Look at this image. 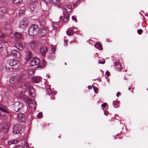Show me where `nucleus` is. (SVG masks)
Listing matches in <instances>:
<instances>
[{
	"label": "nucleus",
	"instance_id": "nucleus-19",
	"mask_svg": "<svg viewBox=\"0 0 148 148\" xmlns=\"http://www.w3.org/2000/svg\"><path fill=\"white\" fill-rule=\"evenodd\" d=\"M27 101L28 102L29 105L31 107L32 105V106H33L34 107H35V108H36V102L34 100L32 99H29Z\"/></svg>",
	"mask_w": 148,
	"mask_h": 148
},
{
	"label": "nucleus",
	"instance_id": "nucleus-53",
	"mask_svg": "<svg viewBox=\"0 0 148 148\" xmlns=\"http://www.w3.org/2000/svg\"><path fill=\"white\" fill-rule=\"evenodd\" d=\"M46 76L48 77V78H50V76L49 75H47Z\"/></svg>",
	"mask_w": 148,
	"mask_h": 148
},
{
	"label": "nucleus",
	"instance_id": "nucleus-25",
	"mask_svg": "<svg viewBox=\"0 0 148 148\" xmlns=\"http://www.w3.org/2000/svg\"><path fill=\"white\" fill-rule=\"evenodd\" d=\"M115 65L117 71H120L121 70V64L119 62H116L115 63Z\"/></svg>",
	"mask_w": 148,
	"mask_h": 148
},
{
	"label": "nucleus",
	"instance_id": "nucleus-41",
	"mask_svg": "<svg viewBox=\"0 0 148 148\" xmlns=\"http://www.w3.org/2000/svg\"><path fill=\"white\" fill-rule=\"evenodd\" d=\"M72 19L74 21H75L76 22H77V20L75 17L74 16H72Z\"/></svg>",
	"mask_w": 148,
	"mask_h": 148
},
{
	"label": "nucleus",
	"instance_id": "nucleus-5",
	"mask_svg": "<svg viewBox=\"0 0 148 148\" xmlns=\"http://www.w3.org/2000/svg\"><path fill=\"white\" fill-rule=\"evenodd\" d=\"M47 33V29L44 26H41L39 31V35L40 36H43Z\"/></svg>",
	"mask_w": 148,
	"mask_h": 148
},
{
	"label": "nucleus",
	"instance_id": "nucleus-59",
	"mask_svg": "<svg viewBox=\"0 0 148 148\" xmlns=\"http://www.w3.org/2000/svg\"><path fill=\"white\" fill-rule=\"evenodd\" d=\"M128 89L129 90H131V88L130 87H129Z\"/></svg>",
	"mask_w": 148,
	"mask_h": 148
},
{
	"label": "nucleus",
	"instance_id": "nucleus-36",
	"mask_svg": "<svg viewBox=\"0 0 148 148\" xmlns=\"http://www.w3.org/2000/svg\"><path fill=\"white\" fill-rule=\"evenodd\" d=\"M92 86L93 87V89L95 92L96 93H97L98 92L97 91L98 90V88L97 87H95L94 84H92Z\"/></svg>",
	"mask_w": 148,
	"mask_h": 148
},
{
	"label": "nucleus",
	"instance_id": "nucleus-2",
	"mask_svg": "<svg viewBox=\"0 0 148 148\" xmlns=\"http://www.w3.org/2000/svg\"><path fill=\"white\" fill-rule=\"evenodd\" d=\"M38 28L37 25H33L30 26L29 28L28 32L29 34L32 36H34L37 33Z\"/></svg>",
	"mask_w": 148,
	"mask_h": 148
},
{
	"label": "nucleus",
	"instance_id": "nucleus-42",
	"mask_svg": "<svg viewBox=\"0 0 148 148\" xmlns=\"http://www.w3.org/2000/svg\"><path fill=\"white\" fill-rule=\"evenodd\" d=\"M68 8L69 9H70V10H71V8H72V7L71 6H69L68 5H66V10H67L66 8Z\"/></svg>",
	"mask_w": 148,
	"mask_h": 148
},
{
	"label": "nucleus",
	"instance_id": "nucleus-18",
	"mask_svg": "<svg viewBox=\"0 0 148 148\" xmlns=\"http://www.w3.org/2000/svg\"><path fill=\"white\" fill-rule=\"evenodd\" d=\"M51 3L53 6L59 8L60 6L59 0H51Z\"/></svg>",
	"mask_w": 148,
	"mask_h": 148
},
{
	"label": "nucleus",
	"instance_id": "nucleus-61",
	"mask_svg": "<svg viewBox=\"0 0 148 148\" xmlns=\"http://www.w3.org/2000/svg\"><path fill=\"white\" fill-rule=\"evenodd\" d=\"M4 138H1V139H4Z\"/></svg>",
	"mask_w": 148,
	"mask_h": 148
},
{
	"label": "nucleus",
	"instance_id": "nucleus-52",
	"mask_svg": "<svg viewBox=\"0 0 148 148\" xmlns=\"http://www.w3.org/2000/svg\"><path fill=\"white\" fill-rule=\"evenodd\" d=\"M32 1L33 2H34V3H36V2L37 3L38 2V0H36V1H33V0H32Z\"/></svg>",
	"mask_w": 148,
	"mask_h": 148
},
{
	"label": "nucleus",
	"instance_id": "nucleus-47",
	"mask_svg": "<svg viewBox=\"0 0 148 148\" xmlns=\"http://www.w3.org/2000/svg\"><path fill=\"white\" fill-rule=\"evenodd\" d=\"M28 143L27 142H25V147L26 146V148H27V147L28 146Z\"/></svg>",
	"mask_w": 148,
	"mask_h": 148
},
{
	"label": "nucleus",
	"instance_id": "nucleus-7",
	"mask_svg": "<svg viewBox=\"0 0 148 148\" xmlns=\"http://www.w3.org/2000/svg\"><path fill=\"white\" fill-rule=\"evenodd\" d=\"M9 55L13 56L17 58H19L20 57V54L16 50H13L10 51H8Z\"/></svg>",
	"mask_w": 148,
	"mask_h": 148
},
{
	"label": "nucleus",
	"instance_id": "nucleus-12",
	"mask_svg": "<svg viewBox=\"0 0 148 148\" xmlns=\"http://www.w3.org/2000/svg\"><path fill=\"white\" fill-rule=\"evenodd\" d=\"M0 110L4 112H6L8 114L9 113V110L5 106L2 105H0Z\"/></svg>",
	"mask_w": 148,
	"mask_h": 148
},
{
	"label": "nucleus",
	"instance_id": "nucleus-60",
	"mask_svg": "<svg viewBox=\"0 0 148 148\" xmlns=\"http://www.w3.org/2000/svg\"><path fill=\"white\" fill-rule=\"evenodd\" d=\"M79 1H78L76 3V4L77 3H79Z\"/></svg>",
	"mask_w": 148,
	"mask_h": 148
},
{
	"label": "nucleus",
	"instance_id": "nucleus-64",
	"mask_svg": "<svg viewBox=\"0 0 148 148\" xmlns=\"http://www.w3.org/2000/svg\"><path fill=\"white\" fill-rule=\"evenodd\" d=\"M106 80L107 81H108V80H107V79H106Z\"/></svg>",
	"mask_w": 148,
	"mask_h": 148
},
{
	"label": "nucleus",
	"instance_id": "nucleus-26",
	"mask_svg": "<svg viewBox=\"0 0 148 148\" xmlns=\"http://www.w3.org/2000/svg\"><path fill=\"white\" fill-rule=\"evenodd\" d=\"M46 65V63L45 60H43L41 61L40 64L38 66V68H43Z\"/></svg>",
	"mask_w": 148,
	"mask_h": 148
},
{
	"label": "nucleus",
	"instance_id": "nucleus-14",
	"mask_svg": "<svg viewBox=\"0 0 148 148\" xmlns=\"http://www.w3.org/2000/svg\"><path fill=\"white\" fill-rule=\"evenodd\" d=\"M7 12V10L6 8L4 7H2L0 8V13L1 15L0 16L1 18H3L4 16L3 14L6 13Z\"/></svg>",
	"mask_w": 148,
	"mask_h": 148
},
{
	"label": "nucleus",
	"instance_id": "nucleus-9",
	"mask_svg": "<svg viewBox=\"0 0 148 148\" xmlns=\"http://www.w3.org/2000/svg\"><path fill=\"white\" fill-rule=\"evenodd\" d=\"M46 16L44 15H42L39 18V22L40 25L44 26L45 24Z\"/></svg>",
	"mask_w": 148,
	"mask_h": 148
},
{
	"label": "nucleus",
	"instance_id": "nucleus-48",
	"mask_svg": "<svg viewBox=\"0 0 148 148\" xmlns=\"http://www.w3.org/2000/svg\"><path fill=\"white\" fill-rule=\"evenodd\" d=\"M116 101H113V105L114 106V107L115 108H116V106H114L116 105Z\"/></svg>",
	"mask_w": 148,
	"mask_h": 148
},
{
	"label": "nucleus",
	"instance_id": "nucleus-37",
	"mask_svg": "<svg viewBox=\"0 0 148 148\" xmlns=\"http://www.w3.org/2000/svg\"><path fill=\"white\" fill-rule=\"evenodd\" d=\"M42 113L41 112H40L37 115V117L38 118L40 119L42 117Z\"/></svg>",
	"mask_w": 148,
	"mask_h": 148
},
{
	"label": "nucleus",
	"instance_id": "nucleus-15",
	"mask_svg": "<svg viewBox=\"0 0 148 148\" xmlns=\"http://www.w3.org/2000/svg\"><path fill=\"white\" fill-rule=\"evenodd\" d=\"M17 118L18 120L21 122H24L25 121L24 116L22 114H18Z\"/></svg>",
	"mask_w": 148,
	"mask_h": 148
},
{
	"label": "nucleus",
	"instance_id": "nucleus-21",
	"mask_svg": "<svg viewBox=\"0 0 148 148\" xmlns=\"http://www.w3.org/2000/svg\"><path fill=\"white\" fill-rule=\"evenodd\" d=\"M10 83H15L17 82V77L14 76L12 77L10 79Z\"/></svg>",
	"mask_w": 148,
	"mask_h": 148
},
{
	"label": "nucleus",
	"instance_id": "nucleus-33",
	"mask_svg": "<svg viewBox=\"0 0 148 148\" xmlns=\"http://www.w3.org/2000/svg\"><path fill=\"white\" fill-rule=\"evenodd\" d=\"M35 8V5H34L32 4H30V5L29 6V9L32 11H34Z\"/></svg>",
	"mask_w": 148,
	"mask_h": 148
},
{
	"label": "nucleus",
	"instance_id": "nucleus-8",
	"mask_svg": "<svg viewBox=\"0 0 148 148\" xmlns=\"http://www.w3.org/2000/svg\"><path fill=\"white\" fill-rule=\"evenodd\" d=\"M40 63V60L37 58H34L31 61L30 64L32 66L38 65Z\"/></svg>",
	"mask_w": 148,
	"mask_h": 148
},
{
	"label": "nucleus",
	"instance_id": "nucleus-35",
	"mask_svg": "<svg viewBox=\"0 0 148 148\" xmlns=\"http://www.w3.org/2000/svg\"><path fill=\"white\" fill-rule=\"evenodd\" d=\"M27 56H29L28 58L30 59L32 58V53L31 52L28 51L27 52Z\"/></svg>",
	"mask_w": 148,
	"mask_h": 148
},
{
	"label": "nucleus",
	"instance_id": "nucleus-57",
	"mask_svg": "<svg viewBox=\"0 0 148 148\" xmlns=\"http://www.w3.org/2000/svg\"><path fill=\"white\" fill-rule=\"evenodd\" d=\"M74 7H76V4H75L74 5Z\"/></svg>",
	"mask_w": 148,
	"mask_h": 148
},
{
	"label": "nucleus",
	"instance_id": "nucleus-30",
	"mask_svg": "<svg viewBox=\"0 0 148 148\" xmlns=\"http://www.w3.org/2000/svg\"><path fill=\"white\" fill-rule=\"evenodd\" d=\"M23 0H12V2L15 4H19L23 2Z\"/></svg>",
	"mask_w": 148,
	"mask_h": 148
},
{
	"label": "nucleus",
	"instance_id": "nucleus-55",
	"mask_svg": "<svg viewBox=\"0 0 148 148\" xmlns=\"http://www.w3.org/2000/svg\"><path fill=\"white\" fill-rule=\"evenodd\" d=\"M2 35V33L0 32V37H1Z\"/></svg>",
	"mask_w": 148,
	"mask_h": 148
},
{
	"label": "nucleus",
	"instance_id": "nucleus-3",
	"mask_svg": "<svg viewBox=\"0 0 148 148\" xmlns=\"http://www.w3.org/2000/svg\"><path fill=\"white\" fill-rule=\"evenodd\" d=\"M23 104L21 101H16L15 102L13 108L14 110L18 112L20 109L21 110L23 107Z\"/></svg>",
	"mask_w": 148,
	"mask_h": 148
},
{
	"label": "nucleus",
	"instance_id": "nucleus-43",
	"mask_svg": "<svg viewBox=\"0 0 148 148\" xmlns=\"http://www.w3.org/2000/svg\"><path fill=\"white\" fill-rule=\"evenodd\" d=\"M54 28L55 29H56L58 25L56 23H54L53 24Z\"/></svg>",
	"mask_w": 148,
	"mask_h": 148
},
{
	"label": "nucleus",
	"instance_id": "nucleus-10",
	"mask_svg": "<svg viewBox=\"0 0 148 148\" xmlns=\"http://www.w3.org/2000/svg\"><path fill=\"white\" fill-rule=\"evenodd\" d=\"M8 130V126L5 124H3L0 125V132L5 133V134L6 135L5 132Z\"/></svg>",
	"mask_w": 148,
	"mask_h": 148
},
{
	"label": "nucleus",
	"instance_id": "nucleus-54",
	"mask_svg": "<svg viewBox=\"0 0 148 148\" xmlns=\"http://www.w3.org/2000/svg\"><path fill=\"white\" fill-rule=\"evenodd\" d=\"M88 89H91V86H88Z\"/></svg>",
	"mask_w": 148,
	"mask_h": 148
},
{
	"label": "nucleus",
	"instance_id": "nucleus-49",
	"mask_svg": "<svg viewBox=\"0 0 148 148\" xmlns=\"http://www.w3.org/2000/svg\"><path fill=\"white\" fill-rule=\"evenodd\" d=\"M106 74L108 76L109 75H110V72L108 71H107L106 73Z\"/></svg>",
	"mask_w": 148,
	"mask_h": 148
},
{
	"label": "nucleus",
	"instance_id": "nucleus-56",
	"mask_svg": "<svg viewBox=\"0 0 148 148\" xmlns=\"http://www.w3.org/2000/svg\"><path fill=\"white\" fill-rule=\"evenodd\" d=\"M24 85L25 86V88H24V89H26V85H25V84H24Z\"/></svg>",
	"mask_w": 148,
	"mask_h": 148
},
{
	"label": "nucleus",
	"instance_id": "nucleus-22",
	"mask_svg": "<svg viewBox=\"0 0 148 148\" xmlns=\"http://www.w3.org/2000/svg\"><path fill=\"white\" fill-rule=\"evenodd\" d=\"M95 47L98 49L100 50H102L103 49L102 45L99 42L96 43L95 44Z\"/></svg>",
	"mask_w": 148,
	"mask_h": 148
},
{
	"label": "nucleus",
	"instance_id": "nucleus-32",
	"mask_svg": "<svg viewBox=\"0 0 148 148\" xmlns=\"http://www.w3.org/2000/svg\"><path fill=\"white\" fill-rule=\"evenodd\" d=\"M46 92L48 95H50L52 93V91L50 88H48L47 89Z\"/></svg>",
	"mask_w": 148,
	"mask_h": 148
},
{
	"label": "nucleus",
	"instance_id": "nucleus-46",
	"mask_svg": "<svg viewBox=\"0 0 148 148\" xmlns=\"http://www.w3.org/2000/svg\"><path fill=\"white\" fill-rule=\"evenodd\" d=\"M6 28L7 29H9L10 28V26L9 25H6Z\"/></svg>",
	"mask_w": 148,
	"mask_h": 148
},
{
	"label": "nucleus",
	"instance_id": "nucleus-45",
	"mask_svg": "<svg viewBox=\"0 0 148 148\" xmlns=\"http://www.w3.org/2000/svg\"><path fill=\"white\" fill-rule=\"evenodd\" d=\"M14 148H23V146H16Z\"/></svg>",
	"mask_w": 148,
	"mask_h": 148
},
{
	"label": "nucleus",
	"instance_id": "nucleus-27",
	"mask_svg": "<svg viewBox=\"0 0 148 148\" xmlns=\"http://www.w3.org/2000/svg\"><path fill=\"white\" fill-rule=\"evenodd\" d=\"M19 142V140H10V141H8V144L9 145H10L11 144H16L18 143Z\"/></svg>",
	"mask_w": 148,
	"mask_h": 148
},
{
	"label": "nucleus",
	"instance_id": "nucleus-11",
	"mask_svg": "<svg viewBox=\"0 0 148 148\" xmlns=\"http://www.w3.org/2000/svg\"><path fill=\"white\" fill-rule=\"evenodd\" d=\"M48 50V48L45 46H42L40 47V53L42 55H45Z\"/></svg>",
	"mask_w": 148,
	"mask_h": 148
},
{
	"label": "nucleus",
	"instance_id": "nucleus-28",
	"mask_svg": "<svg viewBox=\"0 0 148 148\" xmlns=\"http://www.w3.org/2000/svg\"><path fill=\"white\" fill-rule=\"evenodd\" d=\"M28 73L29 76H32L34 75V73H35V71L33 69H29L28 70Z\"/></svg>",
	"mask_w": 148,
	"mask_h": 148
},
{
	"label": "nucleus",
	"instance_id": "nucleus-63",
	"mask_svg": "<svg viewBox=\"0 0 148 148\" xmlns=\"http://www.w3.org/2000/svg\"><path fill=\"white\" fill-rule=\"evenodd\" d=\"M124 79H126V77H124Z\"/></svg>",
	"mask_w": 148,
	"mask_h": 148
},
{
	"label": "nucleus",
	"instance_id": "nucleus-62",
	"mask_svg": "<svg viewBox=\"0 0 148 148\" xmlns=\"http://www.w3.org/2000/svg\"><path fill=\"white\" fill-rule=\"evenodd\" d=\"M58 137L59 138H60V136H58Z\"/></svg>",
	"mask_w": 148,
	"mask_h": 148
},
{
	"label": "nucleus",
	"instance_id": "nucleus-44",
	"mask_svg": "<svg viewBox=\"0 0 148 148\" xmlns=\"http://www.w3.org/2000/svg\"><path fill=\"white\" fill-rule=\"evenodd\" d=\"M106 103H104L102 104L101 105V107H105L106 106Z\"/></svg>",
	"mask_w": 148,
	"mask_h": 148
},
{
	"label": "nucleus",
	"instance_id": "nucleus-51",
	"mask_svg": "<svg viewBox=\"0 0 148 148\" xmlns=\"http://www.w3.org/2000/svg\"><path fill=\"white\" fill-rule=\"evenodd\" d=\"M120 94H121L120 92H118L116 94V96L117 97H118L119 96V95H120Z\"/></svg>",
	"mask_w": 148,
	"mask_h": 148
},
{
	"label": "nucleus",
	"instance_id": "nucleus-4",
	"mask_svg": "<svg viewBox=\"0 0 148 148\" xmlns=\"http://www.w3.org/2000/svg\"><path fill=\"white\" fill-rule=\"evenodd\" d=\"M22 128V125L19 124H16L13 127L12 132L14 134L19 133Z\"/></svg>",
	"mask_w": 148,
	"mask_h": 148
},
{
	"label": "nucleus",
	"instance_id": "nucleus-24",
	"mask_svg": "<svg viewBox=\"0 0 148 148\" xmlns=\"http://www.w3.org/2000/svg\"><path fill=\"white\" fill-rule=\"evenodd\" d=\"M69 15L68 13L67 12L64 14V18L63 21L65 22H67L69 20Z\"/></svg>",
	"mask_w": 148,
	"mask_h": 148
},
{
	"label": "nucleus",
	"instance_id": "nucleus-40",
	"mask_svg": "<svg viewBox=\"0 0 148 148\" xmlns=\"http://www.w3.org/2000/svg\"><path fill=\"white\" fill-rule=\"evenodd\" d=\"M105 60H104L103 61H99V62H98V63L99 64H104L105 63Z\"/></svg>",
	"mask_w": 148,
	"mask_h": 148
},
{
	"label": "nucleus",
	"instance_id": "nucleus-16",
	"mask_svg": "<svg viewBox=\"0 0 148 148\" xmlns=\"http://www.w3.org/2000/svg\"><path fill=\"white\" fill-rule=\"evenodd\" d=\"M27 26V23L24 20L22 19L20 21L19 27L20 28H25Z\"/></svg>",
	"mask_w": 148,
	"mask_h": 148
},
{
	"label": "nucleus",
	"instance_id": "nucleus-50",
	"mask_svg": "<svg viewBox=\"0 0 148 148\" xmlns=\"http://www.w3.org/2000/svg\"><path fill=\"white\" fill-rule=\"evenodd\" d=\"M104 114H105V115L107 116V115H108V112L107 111H104Z\"/></svg>",
	"mask_w": 148,
	"mask_h": 148
},
{
	"label": "nucleus",
	"instance_id": "nucleus-13",
	"mask_svg": "<svg viewBox=\"0 0 148 148\" xmlns=\"http://www.w3.org/2000/svg\"><path fill=\"white\" fill-rule=\"evenodd\" d=\"M15 47L19 50H22L25 46L24 44L21 42L16 43L15 44Z\"/></svg>",
	"mask_w": 148,
	"mask_h": 148
},
{
	"label": "nucleus",
	"instance_id": "nucleus-6",
	"mask_svg": "<svg viewBox=\"0 0 148 148\" xmlns=\"http://www.w3.org/2000/svg\"><path fill=\"white\" fill-rule=\"evenodd\" d=\"M39 45L38 42L36 41H31L29 44V47L32 49H36L38 47Z\"/></svg>",
	"mask_w": 148,
	"mask_h": 148
},
{
	"label": "nucleus",
	"instance_id": "nucleus-23",
	"mask_svg": "<svg viewBox=\"0 0 148 148\" xmlns=\"http://www.w3.org/2000/svg\"><path fill=\"white\" fill-rule=\"evenodd\" d=\"M41 78L38 76H35L32 78V81L33 82L37 83L39 82Z\"/></svg>",
	"mask_w": 148,
	"mask_h": 148
},
{
	"label": "nucleus",
	"instance_id": "nucleus-31",
	"mask_svg": "<svg viewBox=\"0 0 148 148\" xmlns=\"http://www.w3.org/2000/svg\"><path fill=\"white\" fill-rule=\"evenodd\" d=\"M66 33L68 36H71L73 34V32L72 30L70 29L68 30L66 32Z\"/></svg>",
	"mask_w": 148,
	"mask_h": 148
},
{
	"label": "nucleus",
	"instance_id": "nucleus-1",
	"mask_svg": "<svg viewBox=\"0 0 148 148\" xmlns=\"http://www.w3.org/2000/svg\"><path fill=\"white\" fill-rule=\"evenodd\" d=\"M20 63L17 60H11L9 62H8L5 64V68L9 71L12 69H16L19 67Z\"/></svg>",
	"mask_w": 148,
	"mask_h": 148
},
{
	"label": "nucleus",
	"instance_id": "nucleus-17",
	"mask_svg": "<svg viewBox=\"0 0 148 148\" xmlns=\"http://www.w3.org/2000/svg\"><path fill=\"white\" fill-rule=\"evenodd\" d=\"M28 91L29 94L31 96L34 97L35 95V90L34 88L31 86H29L28 88Z\"/></svg>",
	"mask_w": 148,
	"mask_h": 148
},
{
	"label": "nucleus",
	"instance_id": "nucleus-39",
	"mask_svg": "<svg viewBox=\"0 0 148 148\" xmlns=\"http://www.w3.org/2000/svg\"><path fill=\"white\" fill-rule=\"evenodd\" d=\"M142 32L143 31L141 29H138L137 30L138 33L140 35L142 34Z\"/></svg>",
	"mask_w": 148,
	"mask_h": 148
},
{
	"label": "nucleus",
	"instance_id": "nucleus-34",
	"mask_svg": "<svg viewBox=\"0 0 148 148\" xmlns=\"http://www.w3.org/2000/svg\"><path fill=\"white\" fill-rule=\"evenodd\" d=\"M19 16H22L24 13L25 11L22 9H19Z\"/></svg>",
	"mask_w": 148,
	"mask_h": 148
},
{
	"label": "nucleus",
	"instance_id": "nucleus-20",
	"mask_svg": "<svg viewBox=\"0 0 148 148\" xmlns=\"http://www.w3.org/2000/svg\"><path fill=\"white\" fill-rule=\"evenodd\" d=\"M14 36L16 38V39L20 40L22 38V36L21 34L18 32H16L14 34Z\"/></svg>",
	"mask_w": 148,
	"mask_h": 148
},
{
	"label": "nucleus",
	"instance_id": "nucleus-58",
	"mask_svg": "<svg viewBox=\"0 0 148 148\" xmlns=\"http://www.w3.org/2000/svg\"><path fill=\"white\" fill-rule=\"evenodd\" d=\"M52 50L53 51H55V49L54 48H53V49H52Z\"/></svg>",
	"mask_w": 148,
	"mask_h": 148
},
{
	"label": "nucleus",
	"instance_id": "nucleus-38",
	"mask_svg": "<svg viewBox=\"0 0 148 148\" xmlns=\"http://www.w3.org/2000/svg\"><path fill=\"white\" fill-rule=\"evenodd\" d=\"M3 49V47L2 44L0 42V53H1Z\"/></svg>",
	"mask_w": 148,
	"mask_h": 148
},
{
	"label": "nucleus",
	"instance_id": "nucleus-29",
	"mask_svg": "<svg viewBox=\"0 0 148 148\" xmlns=\"http://www.w3.org/2000/svg\"><path fill=\"white\" fill-rule=\"evenodd\" d=\"M17 77V82H21L23 80V75L22 74H20Z\"/></svg>",
	"mask_w": 148,
	"mask_h": 148
}]
</instances>
